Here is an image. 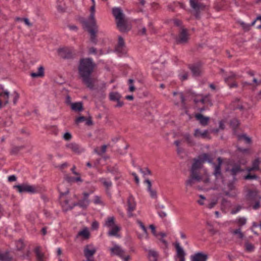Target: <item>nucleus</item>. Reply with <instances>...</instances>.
Segmentation results:
<instances>
[{
    "label": "nucleus",
    "mask_w": 261,
    "mask_h": 261,
    "mask_svg": "<svg viewBox=\"0 0 261 261\" xmlns=\"http://www.w3.org/2000/svg\"><path fill=\"white\" fill-rule=\"evenodd\" d=\"M96 66L95 63L90 58H83L80 60L79 72L83 83L90 89L93 88V80L91 77Z\"/></svg>",
    "instance_id": "nucleus-1"
},
{
    "label": "nucleus",
    "mask_w": 261,
    "mask_h": 261,
    "mask_svg": "<svg viewBox=\"0 0 261 261\" xmlns=\"http://www.w3.org/2000/svg\"><path fill=\"white\" fill-rule=\"evenodd\" d=\"M92 5L90 8V14L87 19H83L82 23L88 29L90 35L91 41L93 43L96 42V34L98 32V25L95 17V1L91 0Z\"/></svg>",
    "instance_id": "nucleus-2"
},
{
    "label": "nucleus",
    "mask_w": 261,
    "mask_h": 261,
    "mask_svg": "<svg viewBox=\"0 0 261 261\" xmlns=\"http://www.w3.org/2000/svg\"><path fill=\"white\" fill-rule=\"evenodd\" d=\"M205 162H207L209 163H212V159L207 153L202 154L199 155L197 159L194 160L191 169V172H192L193 175L194 173H198V170L201 168Z\"/></svg>",
    "instance_id": "nucleus-3"
},
{
    "label": "nucleus",
    "mask_w": 261,
    "mask_h": 261,
    "mask_svg": "<svg viewBox=\"0 0 261 261\" xmlns=\"http://www.w3.org/2000/svg\"><path fill=\"white\" fill-rule=\"evenodd\" d=\"M112 14L115 18L117 28L121 32L126 30V26L123 10L119 7L112 9Z\"/></svg>",
    "instance_id": "nucleus-4"
},
{
    "label": "nucleus",
    "mask_w": 261,
    "mask_h": 261,
    "mask_svg": "<svg viewBox=\"0 0 261 261\" xmlns=\"http://www.w3.org/2000/svg\"><path fill=\"white\" fill-rule=\"evenodd\" d=\"M103 225L109 229L108 232L109 236H117L118 232L120 230V227L116 223L115 218L113 216L108 217L105 219Z\"/></svg>",
    "instance_id": "nucleus-5"
},
{
    "label": "nucleus",
    "mask_w": 261,
    "mask_h": 261,
    "mask_svg": "<svg viewBox=\"0 0 261 261\" xmlns=\"http://www.w3.org/2000/svg\"><path fill=\"white\" fill-rule=\"evenodd\" d=\"M62 185H60L58 189L60 193V200L63 209L65 211L72 209L75 206H73V203L70 202L69 198L66 197V195L69 193L68 189L65 191H62Z\"/></svg>",
    "instance_id": "nucleus-6"
},
{
    "label": "nucleus",
    "mask_w": 261,
    "mask_h": 261,
    "mask_svg": "<svg viewBox=\"0 0 261 261\" xmlns=\"http://www.w3.org/2000/svg\"><path fill=\"white\" fill-rule=\"evenodd\" d=\"M209 178L206 173H205L204 176H201L199 175V173H194L193 175L192 172H191L190 178L186 181V185L191 186L193 185L195 181H203L204 184H207L209 182Z\"/></svg>",
    "instance_id": "nucleus-7"
},
{
    "label": "nucleus",
    "mask_w": 261,
    "mask_h": 261,
    "mask_svg": "<svg viewBox=\"0 0 261 261\" xmlns=\"http://www.w3.org/2000/svg\"><path fill=\"white\" fill-rule=\"evenodd\" d=\"M172 100L175 105L180 106L181 109L186 108L185 98L182 92H174Z\"/></svg>",
    "instance_id": "nucleus-8"
},
{
    "label": "nucleus",
    "mask_w": 261,
    "mask_h": 261,
    "mask_svg": "<svg viewBox=\"0 0 261 261\" xmlns=\"http://www.w3.org/2000/svg\"><path fill=\"white\" fill-rule=\"evenodd\" d=\"M218 163L217 165H215V164L213 163V162L211 163L213 164L214 166V174L217 180H220L222 183H223L221 171V167L222 164V161L220 158H218Z\"/></svg>",
    "instance_id": "nucleus-9"
},
{
    "label": "nucleus",
    "mask_w": 261,
    "mask_h": 261,
    "mask_svg": "<svg viewBox=\"0 0 261 261\" xmlns=\"http://www.w3.org/2000/svg\"><path fill=\"white\" fill-rule=\"evenodd\" d=\"M9 96L10 94L7 90L3 88L0 89V109L8 103Z\"/></svg>",
    "instance_id": "nucleus-10"
},
{
    "label": "nucleus",
    "mask_w": 261,
    "mask_h": 261,
    "mask_svg": "<svg viewBox=\"0 0 261 261\" xmlns=\"http://www.w3.org/2000/svg\"><path fill=\"white\" fill-rule=\"evenodd\" d=\"M190 4L191 7L196 12V17H198V12L203 10L205 5L199 3L198 0H190Z\"/></svg>",
    "instance_id": "nucleus-11"
},
{
    "label": "nucleus",
    "mask_w": 261,
    "mask_h": 261,
    "mask_svg": "<svg viewBox=\"0 0 261 261\" xmlns=\"http://www.w3.org/2000/svg\"><path fill=\"white\" fill-rule=\"evenodd\" d=\"M110 250L111 255H117L119 257H122L123 254L125 253V250L116 244H114L113 247L110 248Z\"/></svg>",
    "instance_id": "nucleus-12"
},
{
    "label": "nucleus",
    "mask_w": 261,
    "mask_h": 261,
    "mask_svg": "<svg viewBox=\"0 0 261 261\" xmlns=\"http://www.w3.org/2000/svg\"><path fill=\"white\" fill-rule=\"evenodd\" d=\"M14 188L17 189L20 193H34L35 192V189L33 186L25 184L16 185L14 186Z\"/></svg>",
    "instance_id": "nucleus-13"
},
{
    "label": "nucleus",
    "mask_w": 261,
    "mask_h": 261,
    "mask_svg": "<svg viewBox=\"0 0 261 261\" xmlns=\"http://www.w3.org/2000/svg\"><path fill=\"white\" fill-rule=\"evenodd\" d=\"M89 194L88 193H84V197L79 201V202H74L73 206H79L83 208H86L89 204L90 201L88 199Z\"/></svg>",
    "instance_id": "nucleus-14"
},
{
    "label": "nucleus",
    "mask_w": 261,
    "mask_h": 261,
    "mask_svg": "<svg viewBox=\"0 0 261 261\" xmlns=\"http://www.w3.org/2000/svg\"><path fill=\"white\" fill-rule=\"evenodd\" d=\"M174 246L176 250V257L179 259V261H185L186 253L179 243L175 242Z\"/></svg>",
    "instance_id": "nucleus-15"
},
{
    "label": "nucleus",
    "mask_w": 261,
    "mask_h": 261,
    "mask_svg": "<svg viewBox=\"0 0 261 261\" xmlns=\"http://www.w3.org/2000/svg\"><path fill=\"white\" fill-rule=\"evenodd\" d=\"M127 214L129 217L133 216V212L136 208V202L135 201L134 198L132 196H129L127 199Z\"/></svg>",
    "instance_id": "nucleus-16"
},
{
    "label": "nucleus",
    "mask_w": 261,
    "mask_h": 261,
    "mask_svg": "<svg viewBox=\"0 0 261 261\" xmlns=\"http://www.w3.org/2000/svg\"><path fill=\"white\" fill-rule=\"evenodd\" d=\"M189 38V34L186 29H182L180 32L176 41L179 43H184L187 41Z\"/></svg>",
    "instance_id": "nucleus-17"
},
{
    "label": "nucleus",
    "mask_w": 261,
    "mask_h": 261,
    "mask_svg": "<svg viewBox=\"0 0 261 261\" xmlns=\"http://www.w3.org/2000/svg\"><path fill=\"white\" fill-rule=\"evenodd\" d=\"M96 251V249L92 245H88L85 246L84 252L86 258L93 257V255Z\"/></svg>",
    "instance_id": "nucleus-18"
},
{
    "label": "nucleus",
    "mask_w": 261,
    "mask_h": 261,
    "mask_svg": "<svg viewBox=\"0 0 261 261\" xmlns=\"http://www.w3.org/2000/svg\"><path fill=\"white\" fill-rule=\"evenodd\" d=\"M144 182L147 184V191L149 193L151 198L156 199L158 198V194L156 190L152 189V184L151 181L148 179H146Z\"/></svg>",
    "instance_id": "nucleus-19"
},
{
    "label": "nucleus",
    "mask_w": 261,
    "mask_h": 261,
    "mask_svg": "<svg viewBox=\"0 0 261 261\" xmlns=\"http://www.w3.org/2000/svg\"><path fill=\"white\" fill-rule=\"evenodd\" d=\"M58 55L65 59H72L74 57L72 50H58Z\"/></svg>",
    "instance_id": "nucleus-20"
},
{
    "label": "nucleus",
    "mask_w": 261,
    "mask_h": 261,
    "mask_svg": "<svg viewBox=\"0 0 261 261\" xmlns=\"http://www.w3.org/2000/svg\"><path fill=\"white\" fill-rule=\"evenodd\" d=\"M189 68L193 76H197L200 75L201 73V65L199 63L191 64L189 65Z\"/></svg>",
    "instance_id": "nucleus-21"
},
{
    "label": "nucleus",
    "mask_w": 261,
    "mask_h": 261,
    "mask_svg": "<svg viewBox=\"0 0 261 261\" xmlns=\"http://www.w3.org/2000/svg\"><path fill=\"white\" fill-rule=\"evenodd\" d=\"M66 147L75 153H79L83 151L84 149L79 144L75 143H70L66 145Z\"/></svg>",
    "instance_id": "nucleus-22"
},
{
    "label": "nucleus",
    "mask_w": 261,
    "mask_h": 261,
    "mask_svg": "<svg viewBox=\"0 0 261 261\" xmlns=\"http://www.w3.org/2000/svg\"><path fill=\"white\" fill-rule=\"evenodd\" d=\"M207 258V256L206 254L197 252L191 256V261H206Z\"/></svg>",
    "instance_id": "nucleus-23"
},
{
    "label": "nucleus",
    "mask_w": 261,
    "mask_h": 261,
    "mask_svg": "<svg viewBox=\"0 0 261 261\" xmlns=\"http://www.w3.org/2000/svg\"><path fill=\"white\" fill-rule=\"evenodd\" d=\"M247 198L250 200H257L261 199V196L256 191H249L247 194Z\"/></svg>",
    "instance_id": "nucleus-24"
},
{
    "label": "nucleus",
    "mask_w": 261,
    "mask_h": 261,
    "mask_svg": "<svg viewBox=\"0 0 261 261\" xmlns=\"http://www.w3.org/2000/svg\"><path fill=\"white\" fill-rule=\"evenodd\" d=\"M81 237L83 239L87 240L90 237V232L87 227L84 228L82 230L79 231L76 238Z\"/></svg>",
    "instance_id": "nucleus-25"
},
{
    "label": "nucleus",
    "mask_w": 261,
    "mask_h": 261,
    "mask_svg": "<svg viewBox=\"0 0 261 261\" xmlns=\"http://www.w3.org/2000/svg\"><path fill=\"white\" fill-rule=\"evenodd\" d=\"M195 118L199 121L200 123L203 126L206 125L210 120L208 117H205L201 114H196L195 115Z\"/></svg>",
    "instance_id": "nucleus-26"
},
{
    "label": "nucleus",
    "mask_w": 261,
    "mask_h": 261,
    "mask_svg": "<svg viewBox=\"0 0 261 261\" xmlns=\"http://www.w3.org/2000/svg\"><path fill=\"white\" fill-rule=\"evenodd\" d=\"M208 136V130H204L203 131H201L198 128H196L195 129L194 136L196 138H206Z\"/></svg>",
    "instance_id": "nucleus-27"
},
{
    "label": "nucleus",
    "mask_w": 261,
    "mask_h": 261,
    "mask_svg": "<svg viewBox=\"0 0 261 261\" xmlns=\"http://www.w3.org/2000/svg\"><path fill=\"white\" fill-rule=\"evenodd\" d=\"M260 161L258 158L254 160L252 162V165L251 167H248L246 169V170L248 172H250L252 171H256L259 170V166L260 164Z\"/></svg>",
    "instance_id": "nucleus-28"
},
{
    "label": "nucleus",
    "mask_w": 261,
    "mask_h": 261,
    "mask_svg": "<svg viewBox=\"0 0 261 261\" xmlns=\"http://www.w3.org/2000/svg\"><path fill=\"white\" fill-rule=\"evenodd\" d=\"M228 188L229 189L228 191H225L224 193L226 196H228L229 197H236L237 195V192H230V191H232L234 189V185L232 183H229L227 185Z\"/></svg>",
    "instance_id": "nucleus-29"
},
{
    "label": "nucleus",
    "mask_w": 261,
    "mask_h": 261,
    "mask_svg": "<svg viewBox=\"0 0 261 261\" xmlns=\"http://www.w3.org/2000/svg\"><path fill=\"white\" fill-rule=\"evenodd\" d=\"M35 253L36 254V258L37 261H44V255L43 253H42L40 251V247L38 246L35 249Z\"/></svg>",
    "instance_id": "nucleus-30"
},
{
    "label": "nucleus",
    "mask_w": 261,
    "mask_h": 261,
    "mask_svg": "<svg viewBox=\"0 0 261 261\" xmlns=\"http://www.w3.org/2000/svg\"><path fill=\"white\" fill-rule=\"evenodd\" d=\"M70 104L72 110L74 111L80 112L83 109V104L81 102L71 103Z\"/></svg>",
    "instance_id": "nucleus-31"
},
{
    "label": "nucleus",
    "mask_w": 261,
    "mask_h": 261,
    "mask_svg": "<svg viewBox=\"0 0 261 261\" xmlns=\"http://www.w3.org/2000/svg\"><path fill=\"white\" fill-rule=\"evenodd\" d=\"M44 75V68L42 66H40L38 68V71L37 72H32L31 73V76L32 77H41Z\"/></svg>",
    "instance_id": "nucleus-32"
},
{
    "label": "nucleus",
    "mask_w": 261,
    "mask_h": 261,
    "mask_svg": "<svg viewBox=\"0 0 261 261\" xmlns=\"http://www.w3.org/2000/svg\"><path fill=\"white\" fill-rule=\"evenodd\" d=\"M194 101L196 103H197L200 101L203 104L208 103L210 104V105H212L210 96L208 95L202 96L200 100H198V99H195Z\"/></svg>",
    "instance_id": "nucleus-33"
},
{
    "label": "nucleus",
    "mask_w": 261,
    "mask_h": 261,
    "mask_svg": "<svg viewBox=\"0 0 261 261\" xmlns=\"http://www.w3.org/2000/svg\"><path fill=\"white\" fill-rule=\"evenodd\" d=\"M157 252L153 250L148 251V256L150 261H157Z\"/></svg>",
    "instance_id": "nucleus-34"
},
{
    "label": "nucleus",
    "mask_w": 261,
    "mask_h": 261,
    "mask_svg": "<svg viewBox=\"0 0 261 261\" xmlns=\"http://www.w3.org/2000/svg\"><path fill=\"white\" fill-rule=\"evenodd\" d=\"M239 141L243 140L247 144H250L251 142V138L247 136L245 134L239 135L238 137Z\"/></svg>",
    "instance_id": "nucleus-35"
},
{
    "label": "nucleus",
    "mask_w": 261,
    "mask_h": 261,
    "mask_svg": "<svg viewBox=\"0 0 261 261\" xmlns=\"http://www.w3.org/2000/svg\"><path fill=\"white\" fill-rule=\"evenodd\" d=\"M255 249L254 246L249 243V242H246L245 243V249L246 251L249 253H251L254 251Z\"/></svg>",
    "instance_id": "nucleus-36"
},
{
    "label": "nucleus",
    "mask_w": 261,
    "mask_h": 261,
    "mask_svg": "<svg viewBox=\"0 0 261 261\" xmlns=\"http://www.w3.org/2000/svg\"><path fill=\"white\" fill-rule=\"evenodd\" d=\"M231 174L235 176L238 173L241 171L240 165H234L230 170Z\"/></svg>",
    "instance_id": "nucleus-37"
},
{
    "label": "nucleus",
    "mask_w": 261,
    "mask_h": 261,
    "mask_svg": "<svg viewBox=\"0 0 261 261\" xmlns=\"http://www.w3.org/2000/svg\"><path fill=\"white\" fill-rule=\"evenodd\" d=\"M100 181L101 182L103 185L107 188H109L112 186V182L109 179H106L105 178H101L99 179Z\"/></svg>",
    "instance_id": "nucleus-38"
},
{
    "label": "nucleus",
    "mask_w": 261,
    "mask_h": 261,
    "mask_svg": "<svg viewBox=\"0 0 261 261\" xmlns=\"http://www.w3.org/2000/svg\"><path fill=\"white\" fill-rule=\"evenodd\" d=\"M120 97V95L117 92H112L110 94V99L113 101H118Z\"/></svg>",
    "instance_id": "nucleus-39"
},
{
    "label": "nucleus",
    "mask_w": 261,
    "mask_h": 261,
    "mask_svg": "<svg viewBox=\"0 0 261 261\" xmlns=\"http://www.w3.org/2000/svg\"><path fill=\"white\" fill-rule=\"evenodd\" d=\"M107 147V145H103L101 146V147L100 148H95L94 149V151L97 154H98L99 155H101L102 154H103V153H105L106 151Z\"/></svg>",
    "instance_id": "nucleus-40"
},
{
    "label": "nucleus",
    "mask_w": 261,
    "mask_h": 261,
    "mask_svg": "<svg viewBox=\"0 0 261 261\" xmlns=\"http://www.w3.org/2000/svg\"><path fill=\"white\" fill-rule=\"evenodd\" d=\"M247 220L245 217H239L236 219L235 222L238 223L240 226L244 225L246 223Z\"/></svg>",
    "instance_id": "nucleus-41"
},
{
    "label": "nucleus",
    "mask_w": 261,
    "mask_h": 261,
    "mask_svg": "<svg viewBox=\"0 0 261 261\" xmlns=\"http://www.w3.org/2000/svg\"><path fill=\"white\" fill-rule=\"evenodd\" d=\"M184 138H185L186 141L188 144L191 145H193L195 144V141L193 139L192 137L189 134H186L184 135Z\"/></svg>",
    "instance_id": "nucleus-42"
},
{
    "label": "nucleus",
    "mask_w": 261,
    "mask_h": 261,
    "mask_svg": "<svg viewBox=\"0 0 261 261\" xmlns=\"http://www.w3.org/2000/svg\"><path fill=\"white\" fill-rule=\"evenodd\" d=\"M232 233L233 234L237 235L238 238L240 239H242L244 237V235L241 231V228H238L232 230Z\"/></svg>",
    "instance_id": "nucleus-43"
},
{
    "label": "nucleus",
    "mask_w": 261,
    "mask_h": 261,
    "mask_svg": "<svg viewBox=\"0 0 261 261\" xmlns=\"http://www.w3.org/2000/svg\"><path fill=\"white\" fill-rule=\"evenodd\" d=\"M230 206H231V204H230V202L229 201H228V200H227L225 199H222V201L221 202V207H222V210L226 208L227 207H230Z\"/></svg>",
    "instance_id": "nucleus-44"
},
{
    "label": "nucleus",
    "mask_w": 261,
    "mask_h": 261,
    "mask_svg": "<svg viewBox=\"0 0 261 261\" xmlns=\"http://www.w3.org/2000/svg\"><path fill=\"white\" fill-rule=\"evenodd\" d=\"M217 202L218 200L217 199H213L211 200L210 202L206 205V206L209 209H212L217 204Z\"/></svg>",
    "instance_id": "nucleus-45"
},
{
    "label": "nucleus",
    "mask_w": 261,
    "mask_h": 261,
    "mask_svg": "<svg viewBox=\"0 0 261 261\" xmlns=\"http://www.w3.org/2000/svg\"><path fill=\"white\" fill-rule=\"evenodd\" d=\"M11 96L13 97V103L14 104H16L19 99V94L16 91H14L11 94Z\"/></svg>",
    "instance_id": "nucleus-46"
},
{
    "label": "nucleus",
    "mask_w": 261,
    "mask_h": 261,
    "mask_svg": "<svg viewBox=\"0 0 261 261\" xmlns=\"http://www.w3.org/2000/svg\"><path fill=\"white\" fill-rule=\"evenodd\" d=\"M24 247V244L21 240H19L16 242V247L17 250H20Z\"/></svg>",
    "instance_id": "nucleus-47"
},
{
    "label": "nucleus",
    "mask_w": 261,
    "mask_h": 261,
    "mask_svg": "<svg viewBox=\"0 0 261 261\" xmlns=\"http://www.w3.org/2000/svg\"><path fill=\"white\" fill-rule=\"evenodd\" d=\"M239 124V121L237 119L234 118L230 122V125L232 128L237 127Z\"/></svg>",
    "instance_id": "nucleus-48"
},
{
    "label": "nucleus",
    "mask_w": 261,
    "mask_h": 261,
    "mask_svg": "<svg viewBox=\"0 0 261 261\" xmlns=\"http://www.w3.org/2000/svg\"><path fill=\"white\" fill-rule=\"evenodd\" d=\"M139 171L141 173L143 174V175L151 174V171L148 168L142 169V168H139Z\"/></svg>",
    "instance_id": "nucleus-49"
},
{
    "label": "nucleus",
    "mask_w": 261,
    "mask_h": 261,
    "mask_svg": "<svg viewBox=\"0 0 261 261\" xmlns=\"http://www.w3.org/2000/svg\"><path fill=\"white\" fill-rule=\"evenodd\" d=\"M133 83H134L133 80L129 79L128 84L129 85V90L130 92H133L135 89V88L133 85Z\"/></svg>",
    "instance_id": "nucleus-50"
},
{
    "label": "nucleus",
    "mask_w": 261,
    "mask_h": 261,
    "mask_svg": "<svg viewBox=\"0 0 261 261\" xmlns=\"http://www.w3.org/2000/svg\"><path fill=\"white\" fill-rule=\"evenodd\" d=\"M17 20L20 21H23L25 25H28V27L32 26V24L30 23L29 20L28 18H17Z\"/></svg>",
    "instance_id": "nucleus-51"
},
{
    "label": "nucleus",
    "mask_w": 261,
    "mask_h": 261,
    "mask_svg": "<svg viewBox=\"0 0 261 261\" xmlns=\"http://www.w3.org/2000/svg\"><path fill=\"white\" fill-rule=\"evenodd\" d=\"M138 224H139L140 227L142 228V229L143 230L144 233L146 234V238H148V233H147V229L145 227V226L144 225V224H143L142 222H141V221H138Z\"/></svg>",
    "instance_id": "nucleus-52"
},
{
    "label": "nucleus",
    "mask_w": 261,
    "mask_h": 261,
    "mask_svg": "<svg viewBox=\"0 0 261 261\" xmlns=\"http://www.w3.org/2000/svg\"><path fill=\"white\" fill-rule=\"evenodd\" d=\"M258 178L257 176L255 175H251L250 174H248L244 176V179L246 180L249 179H256Z\"/></svg>",
    "instance_id": "nucleus-53"
},
{
    "label": "nucleus",
    "mask_w": 261,
    "mask_h": 261,
    "mask_svg": "<svg viewBox=\"0 0 261 261\" xmlns=\"http://www.w3.org/2000/svg\"><path fill=\"white\" fill-rule=\"evenodd\" d=\"M102 50H90L89 54L93 55H100L103 54Z\"/></svg>",
    "instance_id": "nucleus-54"
},
{
    "label": "nucleus",
    "mask_w": 261,
    "mask_h": 261,
    "mask_svg": "<svg viewBox=\"0 0 261 261\" xmlns=\"http://www.w3.org/2000/svg\"><path fill=\"white\" fill-rule=\"evenodd\" d=\"M256 21H260V24H259L257 28L258 29H261V16H259L258 17H256V19L254 20L251 23V25H254L255 23L256 22Z\"/></svg>",
    "instance_id": "nucleus-55"
},
{
    "label": "nucleus",
    "mask_w": 261,
    "mask_h": 261,
    "mask_svg": "<svg viewBox=\"0 0 261 261\" xmlns=\"http://www.w3.org/2000/svg\"><path fill=\"white\" fill-rule=\"evenodd\" d=\"M241 25L243 29L246 31H248L250 29V27L252 26L253 25H251V24H246L243 22H242L241 23Z\"/></svg>",
    "instance_id": "nucleus-56"
},
{
    "label": "nucleus",
    "mask_w": 261,
    "mask_h": 261,
    "mask_svg": "<svg viewBox=\"0 0 261 261\" xmlns=\"http://www.w3.org/2000/svg\"><path fill=\"white\" fill-rule=\"evenodd\" d=\"M149 228L151 229L153 235L156 237L158 234L155 230V227L153 224H151L149 225Z\"/></svg>",
    "instance_id": "nucleus-57"
},
{
    "label": "nucleus",
    "mask_w": 261,
    "mask_h": 261,
    "mask_svg": "<svg viewBox=\"0 0 261 261\" xmlns=\"http://www.w3.org/2000/svg\"><path fill=\"white\" fill-rule=\"evenodd\" d=\"M86 120V118L84 116H80L77 117L75 120V123L79 124L82 122Z\"/></svg>",
    "instance_id": "nucleus-58"
},
{
    "label": "nucleus",
    "mask_w": 261,
    "mask_h": 261,
    "mask_svg": "<svg viewBox=\"0 0 261 261\" xmlns=\"http://www.w3.org/2000/svg\"><path fill=\"white\" fill-rule=\"evenodd\" d=\"M118 46L119 47H123L124 46V40L121 37H119L118 38Z\"/></svg>",
    "instance_id": "nucleus-59"
},
{
    "label": "nucleus",
    "mask_w": 261,
    "mask_h": 261,
    "mask_svg": "<svg viewBox=\"0 0 261 261\" xmlns=\"http://www.w3.org/2000/svg\"><path fill=\"white\" fill-rule=\"evenodd\" d=\"M63 138L65 140L68 141L71 139V135L69 133H66L63 136Z\"/></svg>",
    "instance_id": "nucleus-60"
},
{
    "label": "nucleus",
    "mask_w": 261,
    "mask_h": 261,
    "mask_svg": "<svg viewBox=\"0 0 261 261\" xmlns=\"http://www.w3.org/2000/svg\"><path fill=\"white\" fill-rule=\"evenodd\" d=\"M238 150L244 153H248L249 152V148H243L242 147H238Z\"/></svg>",
    "instance_id": "nucleus-61"
},
{
    "label": "nucleus",
    "mask_w": 261,
    "mask_h": 261,
    "mask_svg": "<svg viewBox=\"0 0 261 261\" xmlns=\"http://www.w3.org/2000/svg\"><path fill=\"white\" fill-rule=\"evenodd\" d=\"M158 213L160 217L161 218H165L167 216L166 213L164 211H158Z\"/></svg>",
    "instance_id": "nucleus-62"
},
{
    "label": "nucleus",
    "mask_w": 261,
    "mask_h": 261,
    "mask_svg": "<svg viewBox=\"0 0 261 261\" xmlns=\"http://www.w3.org/2000/svg\"><path fill=\"white\" fill-rule=\"evenodd\" d=\"M260 200V199H258V200L255 201V204L253 206V209L257 210L259 207Z\"/></svg>",
    "instance_id": "nucleus-63"
},
{
    "label": "nucleus",
    "mask_w": 261,
    "mask_h": 261,
    "mask_svg": "<svg viewBox=\"0 0 261 261\" xmlns=\"http://www.w3.org/2000/svg\"><path fill=\"white\" fill-rule=\"evenodd\" d=\"M123 261H129L130 259V256L129 255H125V253L123 254V257H120Z\"/></svg>",
    "instance_id": "nucleus-64"
}]
</instances>
